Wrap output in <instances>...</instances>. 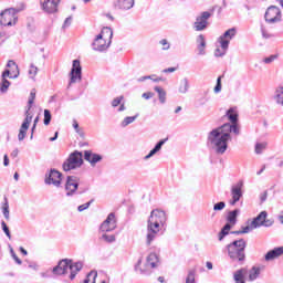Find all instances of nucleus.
Masks as SVG:
<instances>
[{
  "instance_id": "obj_1",
  "label": "nucleus",
  "mask_w": 283,
  "mask_h": 283,
  "mask_svg": "<svg viewBox=\"0 0 283 283\" xmlns=\"http://www.w3.org/2000/svg\"><path fill=\"white\" fill-rule=\"evenodd\" d=\"M231 129L229 124L212 129L208 134V143H210L216 154L222 156L229 149V140H231Z\"/></svg>"
},
{
  "instance_id": "obj_2",
  "label": "nucleus",
  "mask_w": 283,
  "mask_h": 283,
  "mask_svg": "<svg viewBox=\"0 0 283 283\" xmlns=\"http://www.w3.org/2000/svg\"><path fill=\"white\" fill-rule=\"evenodd\" d=\"M167 224V213L164 210L155 209L150 212L147 224L146 244L149 247L153 240H156V235L160 233V229Z\"/></svg>"
},
{
  "instance_id": "obj_3",
  "label": "nucleus",
  "mask_w": 283,
  "mask_h": 283,
  "mask_svg": "<svg viewBox=\"0 0 283 283\" xmlns=\"http://www.w3.org/2000/svg\"><path fill=\"white\" fill-rule=\"evenodd\" d=\"M112 39H114V31L109 27H104L93 40L92 50L94 52H107L112 45Z\"/></svg>"
},
{
  "instance_id": "obj_4",
  "label": "nucleus",
  "mask_w": 283,
  "mask_h": 283,
  "mask_svg": "<svg viewBox=\"0 0 283 283\" xmlns=\"http://www.w3.org/2000/svg\"><path fill=\"white\" fill-rule=\"evenodd\" d=\"M228 255L232 262L242 264L247 260V241L244 239L234 240L226 247Z\"/></svg>"
},
{
  "instance_id": "obj_5",
  "label": "nucleus",
  "mask_w": 283,
  "mask_h": 283,
  "mask_svg": "<svg viewBox=\"0 0 283 283\" xmlns=\"http://www.w3.org/2000/svg\"><path fill=\"white\" fill-rule=\"evenodd\" d=\"M34 98H36V91L32 90L29 96V101H28V105L25 107V112H24V120L21 124V127L19 129V134H18V140H24L25 136L28 134V129H30V124L32 123V112H30V109H32V105H34Z\"/></svg>"
},
{
  "instance_id": "obj_6",
  "label": "nucleus",
  "mask_w": 283,
  "mask_h": 283,
  "mask_svg": "<svg viewBox=\"0 0 283 283\" xmlns=\"http://www.w3.org/2000/svg\"><path fill=\"white\" fill-rule=\"evenodd\" d=\"M140 264H143V258H139L135 264V271H139L140 275H149V271L147 269H158V266H160V258L158 254L153 252L146 259V269L140 268Z\"/></svg>"
},
{
  "instance_id": "obj_7",
  "label": "nucleus",
  "mask_w": 283,
  "mask_h": 283,
  "mask_svg": "<svg viewBox=\"0 0 283 283\" xmlns=\"http://www.w3.org/2000/svg\"><path fill=\"white\" fill-rule=\"evenodd\" d=\"M83 153L75 150L69 155L66 160L62 165L63 171H73L83 167Z\"/></svg>"
},
{
  "instance_id": "obj_8",
  "label": "nucleus",
  "mask_w": 283,
  "mask_h": 283,
  "mask_svg": "<svg viewBox=\"0 0 283 283\" xmlns=\"http://www.w3.org/2000/svg\"><path fill=\"white\" fill-rule=\"evenodd\" d=\"M78 182H81V178L74 175L66 177L65 191L69 198L72 196H76V193H85L84 190L78 191Z\"/></svg>"
},
{
  "instance_id": "obj_9",
  "label": "nucleus",
  "mask_w": 283,
  "mask_h": 283,
  "mask_svg": "<svg viewBox=\"0 0 283 283\" xmlns=\"http://www.w3.org/2000/svg\"><path fill=\"white\" fill-rule=\"evenodd\" d=\"M227 118L230 120V123H226L223 125H229L231 128V133L234 134V136H240V126L238 125V108L231 107L226 113Z\"/></svg>"
},
{
  "instance_id": "obj_10",
  "label": "nucleus",
  "mask_w": 283,
  "mask_h": 283,
  "mask_svg": "<svg viewBox=\"0 0 283 283\" xmlns=\"http://www.w3.org/2000/svg\"><path fill=\"white\" fill-rule=\"evenodd\" d=\"M17 19L15 9H6L0 13V25H14V23H17Z\"/></svg>"
},
{
  "instance_id": "obj_11",
  "label": "nucleus",
  "mask_w": 283,
  "mask_h": 283,
  "mask_svg": "<svg viewBox=\"0 0 283 283\" xmlns=\"http://www.w3.org/2000/svg\"><path fill=\"white\" fill-rule=\"evenodd\" d=\"M264 19L266 23H280L282 21V11L276 6L266 9Z\"/></svg>"
},
{
  "instance_id": "obj_12",
  "label": "nucleus",
  "mask_w": 283,
  "mask_h": 283,
  "mask_svg": "<svg viewBox=\"0 0 283 283\" xmlns=\"http://www.w3.org/2000/svg\"><path fill=\"white\" fill-rule=\"evenodd\" d=\"M40 8L45 14H56L61 0H39Z\"/></svg>"
},
{
  "instance_id": "obj_13",
  "label": "nucleus",
  "mask_w": 283,
  "mask_h": 283,
  "mask_svg": "<svg viewBox=\"0 0 283 283\" xmlns=\"http://www.w3.org/2000/svg\"><path fill=\"white\" fill-rule=\"evenodd\" d=\"M209 19H211V12L203 11L199 17H197L193 28L196 32H202V30H207V25H209Z\"/></svg>"
},
{
  "instance_id": "obj_14",
  "label": "nucleus",
  "mask_w": 283,
  "mask_h": 283,
  "mask_svg": "<svg viewBox=\"0 0 283 283\" xmlns=\"http://www.w3.org/2000/svg\"><path fill=\"white\" fill-rule=\"evenodd\" d=\"M71 80H70V85L73 83H76L77 81L83 80V67H81V61L80 60H74L73 65L71 69L70 73Z\"/></svg>"
},
{
  "instance_id": "obj_15",
  "label": "nucleus",
  "mask_w": 283,
  "mask_h": 283,
  "mask_svg": "<svg viewBox=\"0 0 283 283\" xmlns=\"http://www.w3.org/2000/svg\"><path fill=\"white\" fill-rule=\"evenodd\" d=\"M63 174L61 171L52 168L49 174L45 175V185H54V187H61V178Z\"/></svg>"
},
{
  "instance_id": "obj_16",
  "label": "nucleus",
  "mask_w": 283,
  "mask_h": 283,
  "mask_svg": "<svg viewBox=\"0 0 283 283\" xmlns=\"http://www.w3.org/2000/svg\"><path fill=\"white\" fill-rule=\"evenodd\" d=\"M235 34H238V30H235V28H231L219 38L222 50H229V43H231V40L235 38Z\"/></svg>"
},
{
  "instance_id": "obj_17",
  "label": "nucleus",
  "mask_w": 283,
  "mask_h": 283,
  "mask_svg": "<svg viewBox=\"0 0 283 283\" xmlns=\"http://www.w3.org/2000/svg\"><path fill=\"white\" fill-rule=\"evenodd\" d=\"M116 229V214L111 212L106 220L101 224L99 230L103 233H109V231H114Z\"/></svg>"
},
{
  "instance_id": "obj_18",
  "label": "nucleus",
  "mask_w": 283,
  "mask_h": 283,
  "mask_svg": "<svg viewBox=\"0 0 283 283\" xmlns=\"http://www.w3.org/2000/svg\"><path fill=\"white\" fill-rule=\"evenodd\" d=\"M71 259H62L59 261L57 265L52 269L53 275H66L70 269Z\"/></svg>"
},
{
  "instance_id": "obj_19",
  "label": "nucleus",
  "mask_w": 283,
  "mask_h": 283,
  "mask_svg": "<svg viewBox=\"0 0 283 283\" xmlns=\"http://www.w3.org/2000/svg\"><path fill=\"white\" fill-rule=\"evenodd\" d=\"M69 269H70V272H71L70 275H69V279L70 280H75L76 275H78V273H81V271H83V262H81V261L74 262L71 259V262L69 263Z\"/></svg>"
},
{
  "instance_id": "obj_20",
  "label": "nucleus",
  "mask_w": 283,
  "mask_h": 283,
  "mask_svg": "<svg viewBox=\"0 0 283 283\" xmlns=\"http://www.w3.org/2000/svg\"><path fill=\"white\" fill-rule=\"evenodd\" d=\"M84 160H86V163H90L91 167H96V164L103 160V156L96 153H92V150H85Z\"/></svg>"
},
{
  "instance_id": "obj_21",
  "label": "nucleus",
  "mask_w": 283,
  "mask_h": 283,
  "mask_svg": "<svg viewBox=\"0 0 283 283\" xmlns=\"http://www.w3.org/2000/svg\"><path fill=\"white\" fill-rule=\"evenodd\" d=\"M135 0H115L114 6L118 10H132L134 8Z\"/></svg>"
},
{
  "instance_id": "obj_22",
  "label": "nucleus",
  "mask_w": 283,
  "mask_h": 283,
  "mask_svg": "<svg viewBox=\"0 0 283 283\" xmlns=\"http://www.w3.org/2000/svg\"><path fill=\"white\" fill-rule=\"evenodd\" d=\"M167 140H169V138L160 139L155 145V147L144 157V160H149V158H154V156H156V154H158V151H160V149H163V145H165V143H167Z\"/></svg>"
},
{
  "instance_id": "obj_23",
  "label": "nucleus",
  "mask_w": 283,
  "mask_h": 283,
  "mask_svg": "<svg viewBox=\"0 0 283 283\" xmlns=\"http://www.w3.org/2000/svg\"><path fill=\"white\" fill-rule=\"evenodd\" d=\"M207 41L205 40V35L200 34L197 36V50L199 56H205L207 54Z\"/></svg>"
},
{
  "instance_id": "obj_24",
  "label": "nucleus",
  "mask_w": 283,
  "mask_h": 283,
  "mask_svg": "<svg viewBox=\"0 0 283 283\" xmlns=\"http://www.w3.org/2000/svg\"><path fill=\"white\" fill-rule=\"evenodd\" d=\"M280 255H283V247L274 248L273 250H270L265 254V262H271L273 260H276V258H280Z\"/></svg>"
},
{
  "instance_id": "obj_25",
  "label": "nucleus",
  "mask_w": 283,
  "mask_h": 283,
  "mask_svg": "<svg viewBox=\"0 0 283 283\" xmlns=\"http://www.w3.org/2000/svg\"><path fill=\"white\" fill-rule=\"evenodd\" d=\"M242 187H244L243 181H239L235 185L231 187V196L232 198H235L237 200H240L243 196L242 193Z\"/></svg>"
},
{
  "instance_id": "obj_26",
  "label": "nucleus",
  "mask_w": 283,
  "mask_h": 283,
  "mask_svg": "<svg viewBox=\"0 0 283 283\" xmlns=\"http://www.w3.org/2000/svg\"><path fill=\"white\" fill-rule=\"evenodd\" d=\"M269 216V213L266 211H262L260 212L252 221V227L255 229H260V227H262L264 220H266V217Z\"/></svg>"
},
{
  "instance_id": "obj_27",
  "label": "nucleus",
  "mask_w": 283,
  "mask_h": 283,
  "mask_svg": "<svg viewBox=\"0 0 283 283\" xmlns=\"http://www.w3.org/2000/svg\"><path fill=\"white\" fill-rule=\"evenodd\" d=\"M238 216H240V209H234L228 212L227 222L228 224L235 226L238 222Z\"/></svg>"
},
{
  "instance_id": "obj_28",
  "label": "nucleus",
  "mask_w": 283,
  "mask_h": 283,
  "mask_svg": "<svg viewBox=\"0 0 283 283\" xmlns=\"http://www.w3.org/2000/svg\"><path fill=\"white\" fill-rule=\"evenodd\" d=\"M273 99L276 103V105H281L283 107V86L276 87Z\"/></svg>"
},
{
  "instance_id": "obj_29",
  "label": "nucleus",
  "mask_w": 283,
  "mask_h": 283,
  "mask_svg": "<svg viewBox=\"0 0 283 283\" xmlns=\"http://www.w3.org/2000/svg\"><path fill=\"white\" fill-rule=\"evenodd\" d=\"M154 90L158 94L159 103H161V105H165L167 103V91H165V88H163L161 86H155Z\"/></svg>"
},
{
  "instance_id": "obj_30",
  "label": "nucleus",
  "mask_w": 283,
  "mask_h": 283,
  "mask_svg": "<svg viewBox=\"0 0 283 283\" xmlns=\"http://www.w3.org/2000/svg\"><path fill=\"white\" fill-rule=\"evenodd\" d=\"M232 226L231 223H226L222 229L220 230L219 234H218V240L219 242H222V240H224V238H227V235H229V232L231 231Z\"/></svg>"
},
{
  "instance_id": "obj_31",
  "label": "nucleus",
  "mask_w": 283,
  "mask_h": 283,
  "mask_svg": "<svg viewBox=\"0 0 283 283\" xmlns=\"http://www.w3.org/2000/svg\"><path fill=\"white\" fill-rule=\"evenodd\" d=\"M178 92L179 94H187L189 92V80L187 77L180 80Z\"/></svg>"
},
{
  "instance_id": "obj_32",
  "label": "nucleus",
  "mask_w": 283,
  "mask_h": 283,
  "mask_svg": "<svg viewBox=\"0 0 283 283\" xmlns=\"http://www.w3.org/2000/svg\"><path fill=\"white\" fill-rule=\"evenodd\" d=\"M247 273V269H240L234 273V282L235 283H247L244 281V274Z\"/></svg>"
},
{
  "instance_id": "obj_33",
  "label": "nucleus",
  "mask_w": 283,
  "mask_h": 283,
  "mask_svg": "<svg viewBox=\"0 0 283 283\" xmlns=\"http://www.w3.org/2000/svg\"><path fill=\"white\" fill-rule=\"evenodd\" d=\"M260 268L252 266V269L249 271V282H255V279L260 277Z\"/></svg>"
},
{
  "instance_id": "obj_34",
  "label": "nucleus",
  "mask_w": 283,
  "mask_h": 283,
  "mask_svg": "<svg viewBox=\"0 0 283 283\" xmlns=\"http://www.w3.org/2000/svg\"><path fill=\"white\" fill-rule=\"evenodd\" d=\"M2 214L6 220H10V205L8 203V197H4V202L2 203Z\"/></svg>"
},
{
  "instance_id": "obj_35",
  "label": "nucleus",
  "mask_w": 283,
  "mask_h": 283,
  "mask_svg": "<svg viewBox=\"0 0 283 283\" xmlns=\"http://www.w3.org/2000/svg\"><path fill=\"white\" fill-rule=\"evenodd\" d=\"M96 277H98V272L96 271H91L85 280L83 281V283H96Z\"/></svg>"
},
{
  "instance_id": "obj_36",
  "label": "nucleus",
  "mask_w": 283,
  "mask_h": 283,
  "mask_svg": "<svg viewBox=\"0 0 283 283\" xmlns=\"http://www.w3.org/2000/svg\"><path fill=\"white\" fill-rule=\"evenodd\" d=\"M136 118H138V114L134 115V116H127L125 117L122 123H120V127H127L129 125H132V123H134L136 120Z\"/></svg>"
},
{
  "instance_id": "obj_37",
  "label": "nucleus",
  "mask_w": 283,
  "mask_h": 283,
  "mask_svg": "<svg viewBox=\"0 0 283 283\" xmlns=\"http://www.w3.org/2000/svg\"><path fill=\"white\" fill-rule=\"evenodd\" d=\"M73 128L76 132V134L80 136V138L85 140V130H83V128L78 126V122H76V119L73 120Z\"/></svg>"
},
{
  "instance_id": "obj_38",
  "label": "nucleus",
  "mask_w": 283,
  "mask_h": 283,
  "mask_svg": "<svg viewBox=\"0 0 283 283\" xmlns=\"http://www.w3.org/2000/svg\"><path fill=\"white\" fill-rule=\"evenodd\" d=\"M2 78H19V71H12V73L10 72V70H4L2 73Z\"/></svg>"
},
{
  "instance_id": "obj_39",
  "label": "nucleus",
  "mask_w": 283,
  "mask_h": 283,
  "mask_svg": "<svg viewBox=\"0 0 283 283\" xmlns=\"http://www.w3.org/2000/svg\"><path fill=\"white\" fill-rule=\"evenodd\" d=\"M186 283H196V269L188 271Z\"/></svg>"
},
{
  "instance_id": "obj_40",
  "label": "nucleus",
  "mask_w": 283,
  "mask_h": 283,
  "mask_svg": "<svg viewBox=\"0 0 283 283\" xmlns=\"http://www.w3.org/2000/svg\"><path fill=\"white\" fill-rule=\"evenodd\" d=\"M9 87H10V81H8V78H2L0 83V92L2 94H6Z\"/></svg>"
},
{
  "instance_id": "obj_41",
  "label": "nucleus",
  "mask_w": 283,
  "mask_h": 283,
  "mask_svg": "<svg viewBox=\"0 0 283 283\" xmlns=\"http://www.w3.org/2000/svg\"><path fill=\"white\" fill-rule=\"evenodd\" d=\"M101 240H104V242L112 244L113 242H116V235L104 233L102 234Z\"/></svg>"
},
{
  "instance_id": "obj_42",
  "label": "nucleus",
  "mask_w": 283,
  "mask_h": 283,
  "mask_svg": "<svg viewBox=\"0 0 283 283\" xmlns=\"http://www.w3.org/2000/svg\"><path fill=\"white\" fill-rule=\"evenodd\" d=\"M1 229L7 238L9 240H12V233H10V228L8 227V223H6V221H1Z\"/></svg>"
},
{
  "instance_id": "obj_43",
  "label": "nucleus",
  "mask_w": 283,
  "mask_h": 283,
  "mask_svg": "<svg viewBox=\"0 0 283 283\" xmlns=\"http://www.w3.org/2000/svg\"><path fill=\"white\" fill-rule=\"evenodd\" d=\"M224 77V75H221L217 78V84L214 86V94H220V92H222V78Z\"/></svg>"
},
{
  "instance_id": "obj_44",
  "label": "nucleus",
  "mask_w": 283,
  "mask_h": 283,
  "mask_svg": "<svg viewBox=\"0 0 283 283\" xmlns=\"http://www.w3.org/2000/svg\"><path fill=\"white\" fill-rule=\"evenodd\" d=\"M28 73H29V78H33L34 80V76H36V74H39V67H36L35 65L31 64Z\"/></svg>"
},
{
  "instance_id": "obj_45",
  "label": "nucleus",
  "mask_w": 283,
  "mask_h": 283,
  "mask_svg": "<svg viewBox=\"0 0 283 283\" xmlns=\"http://www.w3.org/2000/svg\"><path fill=\"white\" fill-rule=\"evenodd\" d=\"M261 34L264 39H273V34L269 33V30L264 24H261Z\"/></svg>"
},
{
  "instance_id": "obj_46",
  "label": "nucleus",
  "mask_w": 283,
  "mask_h": 283,
  "mask_svg": "<svg viewBox=\"0 0 283 283\" xmlns=\"http://www.w3.org/2000/svg\"><path fill=\"white\" fill-rule=\"evenodd\" d=\"M52 123V113L50 109H44V125H50Z\"/></svg>"
},
{
  "instance_id": "obj_47",
  "label": "nucleus",
  "mask_w": 283,
  "mask_h": 283,
  "mask_svg": "<svg viewBox=\"0 0 283 283\" xmlns=\"http://www.w3.org/2000/svg\"><path fill=\"white\" fill-rule=\"evenodd\" d=\"M124 99H125V96H123V95H120V96H118V97H115V98L111 102L112 107H118V105H120Z\"/></svg>"
},
{
  "instance_id": "obj_48",
  "label": "nucleus",
  "mask_w": 283,
  "mask_h": 283,
  "mask_svg": "<svg viewBox=\"0 0 283 283\" xmlns=\"http://www.w3.org/2000/svg\"><path fill=\"white\" fill-rule=\"evenodd\" d=\"M227 207V203L224 201H219L213 205V211H222Z\"/></svg>"
},
{
  "instance_id": "obj_49",
  "label": "nucleus",
  "mask_w": 283,
  "mask_h": 283,
  "mask_svg": "<svg viewBox=\"0 0 283 283\" xmlns=\"http://www.w3.org/2000/svg\"><path fill=\"white\" fill-rule=\"evenodd\" d=\"M264 149H266V143H258L255 145V154H261Z\"/></svg>"
},
{
  "instance_id": "obj_50",
  "label": "nucleus",
  "mask_w": 283,
  "mask_h": 283,
  "mask_svg": "<svg viewBox=\"0 0 283 283\" xmlns=\"http://www.w3.org/2000/svg\"><path fill=\"white\" fill-rule=\"evenodd\" d=\"M92 202H94V199L90 200L86 203L78 206L77 211L82 212V211H85V209H90V207L92 206Z\"/></svg>"
},
{
  "instance_id": "obj_51",
  "label": "nucleus",
  "mask_w": 283,
  "mask_h": 283,
  "mask_svg": "<svg viewBox=\"0 0 283 283\" xmlns=\"http://www.w3.org/2000/svg\"><path fill=\"white\" fill-rule=\"evenodd\" d=\"M253 223L250 222V224L245 226V227H242L241 228V233L244 234V233H251V231H253Z\"/></svg>"
},
{
  "instance_id": "obj_52",
  "label": "nucleus",
  "mask_w": 283,
  "mask_h": 283,
  "mask_svg": "<svg viewBox=\"0 0 283 283\" xmlns=\"http://www.w3.org/2000/svg\"><path fill=\"white\" fill-rule=\"evenodd\" d=\"M160 45H163V50L167 51L169 50V48H171V44H169V41H167V39H163L159 41Z\"/></svg>"
},
{
  "instance_id": "obj_53",
  "label": "nucleus",
  "mask_w": 283,
  "mask_h": 283,
  "mask_svg": "<svg viewBox=\"0 0 283 283\" xmlns=\"http://www.w3.org/2000/svg\"><path fill=\"white\" fill-rule=\"evenodd\" d=\"M224 54H227V50H224L222 48L214 50V56H217V57L224 56Z\"/></svg>"
},
{
  "instance_id": "obj_54",
  "label": "nucleus",
  "mask_w": 283,
  "mask_h": 283,
  "mask_svg": "<svg viewBox=\"0 0 283 283\" xmlns=\"http://www.w3.org/2000/svg\"><path fill=\"white\" fill-rule=\"evenodd\" d=\"M10 253H11V255H12V258H13V260H14V262L17 263V264H22L23 262L21 261V259H19V256L17 255V253H14V250L11 248L10 249Z\"/></svg>"
},
{
  "instance_id": "obj_55",
  "label": "nucleus",
  "mask_w": 283,
  "mask_h": 283,
  "mask_svg": "<svg viewBox=\"0 0 283 283\" xmlns=\"http://www.w3.org/2000/svg\"><path fill=\"white\" fill-rule=\"evenodd\" d=\"M156 75H144L137 78V83H145V81H149V78H154Z\"/></svg>"
},
{
  "instance_id": "obj_56",
  "label": "nucleus",
  "mask_w": 283,
  "mask_h": 283,
  "mask_svg": "<svg viewBox=\"0 0 283 283\" xmlns=\"http://www.w3.org/2000/svg\"><path fill=\"white\" fill-rule=\"evenodd\" d=\"M275 59H277V55H270L263 60V63L271 64L273 61H275Z\"/></svg>"
},
{
  "instance_id": "obj_57",
  "label": "nucleus",
  "mask_w": 283,
  "mask_h": 283,
  "mask_svg": "<svg viewBox=\"0 0 283 283\" xmlns=\"http://www.w3.org/2000/svg\"><path fill=\"white\" fill-rule=\"evenodd\" d=\"M7 67H14L15 72H19V65H17V62L9 60L7 63Z\"/></svg>"
},
{
  "instance_id": "obj_58",
  "label": "nucleus",
  "mask_w": 283,
  "mask_h": 283,
  "mask_svg": "<svg viewBox=\"0 0 283 283\" xmlns=\"http://www.w3.org/2000/svg\"><path fill=\"white\" fill-rule=\"evenodd\" d=\"M142 98H145V101H149V98H154V93L153 92L143 93Z\"/></svg>"
},
{
  "instance_id": "obj_59",
  "label": "nucleus",
  "mask_w": 283,
  "mask_h": 283,
  "mask_svg": "<svg viewBox=\"0 0 283 283\" xmlns=\"http://www.w3.org/2000/svg\"><path fill=\"white\" fill-rule=\"evenodd\" d=\"M178 70V67H168V69H164L161 72L163 74H171L174 72H176Z\"/></svg>"
},
{
  "instance_id": "obj_60",
  "label": "nucleus",
  "mask_w": 283,
  "mask_h": 283,
  "mask_svg": "<svg viewBox=\"0 0 283 283\" xmlns=\"http://www.w3.org/2000/svg\"><path fill=\"white\" fill-rule=\"evenodd\" d=\"M262 227H273V220L265 218L263 220Z\"/></svg>"
},
{
  "instance_id": "obj_61",
  "label": "nucleus",
  "mask_w": 283,
  "mask_h": 283,
  "mask_svg": "<svg viewBox=\"0 0 283 283\" xmlns=\"http://www.w3.org/2000/svg\"><path fill=\"white\" fill-rule=\"evenodd\" d=\"M269 197V192L265 190L260 195V201L266 202V198Z\"/></svg>"
},
{
  "instance_id": "obj_62",
  "label": "nucleus",
  "mask_w": 283,
  "mask_h": 283,
  "mask_svg": "<svg viewBox=\"0 0 283 283\" xmlns=\"http://www.w3.org/2000/svg\"><path fill=\"white\" fill-rule=\"evenodd\" d=\"M72 25V15L65 19L63 28H70Z\"/></svg>"
},
{
  "instance_id": "obj_63",
  "label": "nucleus",
  "mask_w": 283,
  "mask_h": 283,
  "mask_svg": "<svg viewBox=\"0 0 283 283\" xmlns=\"http://www.w3.org/2000/svg\"><path fill=\"white\" fill-rule=\"evenodd\" d=\"M237 202H240V199L232 198V199L229 201V205H230L231 207H235V203H237Z\"/></svg>"
},
{
  "instance_id": "obj_64",
  "label": "nucleus",
  "mask_w": 283,
  "mask_h": 283,
  "mask_svg": "<svg viewBox=\"0 0 283 283\" xmlns=\"http://www.w3.org/2000/svg\"><path fill=\"white\" fill-rule=\"evenodd\" d=\"M277 219H279L280 223L283 224V211L280 212Z\"/></svg>"
}]
</instances>
